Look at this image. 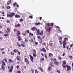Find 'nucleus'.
Wrapping results in <instances>:
<instances>
[{"instance_id":"nucleus-9","label":"nucleus","mask_w":73,"mask_h":73,"mask_svg":"<svg viewBox=\"0 0 73 73\" xmlns=\"http://www.w3.org/2000/svg\"><path fill=\"white\" fill-rule=\"evenodd\" d=\"M24 60L25 62L27 63V64H29V61H28V59L27 58H25L24 59Z\"/></svg>"},{"instance_id":"nucleus-54","label":"nucleus","mask_w":73,"mask_h":73,"mask_svg":"<svg viewBox=\"0 0 73 73\" xmlns=\"http://www.w3.org/2000/svg\"><path fill=\"white\" fill-rule=\"evenodd\" d=\"M51 27H52L53 26V23H51Z\"/></svg>"},{"instance_id":"nucleus-14","label":"nucleus","mask_w":73,"mask_h":73,"mask_svg":"<svg viewBox=\"0 0 73 73\" xmlns=\"http://www.w3.org/2000/svg\"><path fill=\"white\" fill-rule=\"evenodd\" d=\"M54 63L56 65H59V63H58V62L56 60V61H54Z\"/></svg>"},{"instance_id":"nucleus-46","label":"nucleus","mask_w":73,"mask_h":73,"mask_svg":"<svg viewBox=\"0 0 73 73\" xmlns=\"http://www.w3.org/2000/svg\"><path fill=\"white\" fill-rule=\"evenodd\" d=\"M47 25L48 26H51V25L50 24V23H47Z\"/></svg>"},{"instance_id":"nucleus-48","label":"nucleus","mask_w":73,"mask_h":73,"mask_svg":"<svg viewBox=\"0 0 73 73\" xmlns=\"http://www.w3.org/2000/svg\"><path fill=\"white\" fill-rule=\"evenodd\" d=\"M22 34L23 35H24V36H26V34L24 33H22Z\"/></svg>"},{"instance_id":"nucleus-50","label":"nucleus","mask_w":73,"mask_h":73,"mask_svg":"<svg viewBox=\"0 0 73 73\" xmlns=\"http://www.w3.org/2000/svg\"><path fill=\"white\" fill-rule=\"evenodd\" d=\"M17 73H21V72L20 71V70H19L17 72Z\"/></svg>"},{"instance_id":"nucleus-58","label":"nucleus","mask_w":73,"mask_h":73,"mask_svg":"<svg viewBox=\"0 0 73 73\" xmlns=\"http://www.w3.org/2000/svg\"><path fill=\"white\" fill-rule=\"evenodd\" d=\"M35 73H38V71L37 70L35 71Z\"/></svg>"},{"instance_id":"nucleus-21","label":"nucleus","mask_w":73,"mask_h":73,"mask_svg":"<svg viewBox=\"0 0 73 73\" xmlns=\"http://www.w3.org/2000/svg\"><path fill=\"white\" fill-rule=\"evenodd\" d=\"M25 33H29V34L30 32H29V30H26V31H25Z\"/></svg>"},{"instance_id":"nucleus-17","label":"nucleus","mask_w":73,"mask_h":73,"mask_svg":"<svg viewBox=\"0 0 73 73\" xmlns=\"http://www.w3.org/2000/svg\"><path fill=\"white\" fill-rule=\"evenodd\" d=\"M39 35H41V36H43V30H42L41 31L39 34Z\"/></svg>"},{"instance_id":"nucleus-11","label":"nucleus","mask_w":73,"mask_h":73,"mask_svg":"<svg viewBox=\"0 0 73 73\" xmlns=\"http://www.w3.org/2000/svg\"><path fill=\"white\" fill-rule=\"evenodd\" d=\"M63 48L65 49L66 48L65 45H66V43L65 42H64V43H63Z\"/></svg>"},{"instance_id":"nucleus-12","label":"nucleus","mask_w":73,"mask_h":73,"mask_svg":"<svg viewBox=\"0 0 73 73\" xmlns=\"http://www.w3.org/2000/svg\"><path fill=\"white\" fill-rule=\"evenodd\" d=\"M51 29H52V27H50L49 28L46 29V30L48 32H50V30H51Z\"/></svg>"},{"instance_id":"nucleus-60","label":"nucleus","mask_w":73,"mask_h":73,"mask_svg":"<svg viewBox=\"0 0 73 73\" xmlns=\"http://www.w3.org/2000/svg\"><path fill=\"white\" fill-rule=\"evenodd\" d=\"M23 44H25V42H24V41H21Z\"/></svg>"},{"instance_id":"nucleus-27","label":"nucleus","mask_w":73,"mask_h":73,"mask_svg":"<svg viewBox=\"0 0 73 73\" xmlns=\"http://www.w3.org/2000/svg\"><path fill=\"white\" fill-rule=\"evenodd\" d=\"M34 23L35 24V25H39V24H40V22H38V23L37 22H35Z\"/></svg>"},{"instance_id":"nucleus-41","label":"nucleus","mask_w":73,"mask_h":73,"mask_svg":"<svg viewBox=\"0 0 73 73\" xmlns=\"http://www.w3.org/2000/svg\"><path fill=\"white\" fill-rule=\"evenodd\" d=\"M24 41L26 42H28V40H27V38H25L24 40Z\"/></svg>"},{"instance_id":"nucleus-23","label":"nucleus","mask_w":73,"mask_h":73,"mask_svg":"<svg viewBox=\"0 0 73 73\" xmlns=\"http://www.w3.org/2000/svg\"><path fill=\"white\" fill-rule=\"evenodd\" d=\"M13 52H14V53H17V52H18V50H16V49H15L13 50Z\"/></svg>"},{"instance_id":"nucleus-32","label":"nucleus","mask_w":73,"mask_h":73,"mask_svg":"<svg viewBox=\"0 0 73 73\" xmlns=\"http://www.w3.org/2000/svg\"><path fill=\"white\" fill-rule=\"evenodd\" d=\"M9 62L10 63H12V62H13V61L11 59H9Z\"/></svg>"},{"instance_id":"nucleus-33","label":"nucleus","mask_w":73,"mask_h":73,"mask_svg":"<svg viewBox=\"0 0 73 73\" xmlns=\"http://www.w3.org/2000/svg\"><path fill=\"white\" fill-rule=\"evenodd\" d=\"M10 54H11V55L12 56L15 55V53H14V52H11L10 53Z\"/></svg>"},{"instance_id":"nucleus-62","label":"nucleus","mask_w":73,"mask_h":73,"mask_svg":"<svg viewBox=\"0 0 73 73\" xmlns=\"http://www.w3.org/2000/svg\"><path fill=\"white\" fill-rule=\"evenodd\" d=\"M7 23H10V21L9 20H8L6 21Z\"/></svg>"},{"instance_id":"nucleus-34","label":"nucleus","mask_w":73,"mask_h":73,"mask_svg":"<svg viewBox=\"0 0 73 73\" xmlns=\"http://www.w3.org/2000/svg\"><path fill=\"white\" fill-rule=\"evenodd\" d=\"M51 61H53L54 60V61H56V59H52L51 58Z\"/></svg>"},{"instance_id":"nucleus-5","label":"nucleus","mask_w":73,"mask_h":73,"mask_svg":"<svg viewBox=\"0 0 73 73\" xmlns=\"http://www.w3.org/2000/svg\"><path fill=\"white\" fill-rule=\"evenodd\" d=\"M63 64H62V66L63 68H64L66 66V65H66V61L65 60H64L63 61Z\"/></svg>"},{"instance_id":"nucleus-26","label":"nucleus","mask_w":73,"mask_h":73,"mask_svg":"<svg viewBox=\"0 0 73 73\" xmlns=\"http://www.w3.org/2000/svg\"><path fill=\"white\" fill-rule=\"evenodd\" d=\"M38 69H40V70L41 72H44L43 70V69H42V68L41 67H39L38 68Z\"/></svg>"},{"instance_id":"nucleus-20","label":"nucleus","mask_w":73,"mask_h":73,"mask_svg":"<svg viewBox=\"0 0 73 73\" xmlns=\"http://www.w3.org/2000/svg\"><path fill=\"white\" fill-rule=\"evenodd\" d=\"M40 51H43L44 52H46V50L45 49V48H43L42 50H40Z\"/></svg>"},{"instance_id":"nucleus-43","label":"nucleus","mask_w":73,"mask_h":73,"mask_svg":"<svg viewBox=\"0 0 73 73\" xmlns=\"http://www.w3.org/2000/svg\"><path fill=\"white\" fill-rule=\"evenodd\" d=\"M40 61H43L44 60V58H41L40 59Z\"/></svg>"},{"instance_id":"nucleus-22","label":"nucleus","mask_w":73,"mask_h":73,"mask_svg":"<svg viewBox=\"0 0 73 73\" xmlns=\"http://www.w3.org/2000/svg\"><path fill=\"white\" fill-rule=\"evenodd\" d=\"M21 37L20 36H19L18 37V41H21V39L20 38Z\"/></svg>"},{"instance_id":"nucleus-15","label":"nucleus","mask_w":73,"mask_h":73,"mask_svg":"<svg viewBox=\"0 0 73 73\" xmlns=\"http://www.w3.org/2000/svg\"><path fill=\"white\" fill-rule=\"evenodd\" d=\"M35 29L36 30H37V28L35 27H33L31 29V30L32 31H35Z\"/></svg>"},{"instance_id":"nucleus-36","label":"nucleus","mask_w":73,"mask_h":73,"mask_svg":"<svg viewBox=\"0 0 73 73\" xmlns=\"http://www.w3.org/2000/svg\"><path fill=\"white\" fill-rule=\"evenodd\" d=\"M35 44L36 46H37V45H38V42H35Z\"/></svg>"},{"instance_id":"nucleus-53","label":"nucleus","mask_w":73,"mask_h":73,"mask_svg":"<svg viewBox=\"0 0 73 73\" xmlns=\"http://www.w3.org/2000/svg\"><path fill=\"white\" fill-rule=\"evenodd\" d=\"M23 21V19L22 18H21L20 20V22H21V21Z\"/></svg>"},{"instance_id":"nucleus-1","label":"nucleus","mask_w":73,"mask_h":73,"mask_svg":"<svg viewBox=\"0 0 73 73\" xmlns=\"http://www.w3.org/2000/svg\"><path fill=\"white\" fill-rule=\"evenodd\" d=\"M14 15L15 13L14 12H11L9 14H7V17H9L10 18H13V16Z\"/></svg>"},{"instance_id":"nucleus-47","label":"nucleus","mask_w":73,"mask_h":73,"mask_svg":"<svg viewBox=\"0 0 73 73\" xmlns=\"http://www.w3.org/2000/svg\"><path fill=\"white\" fill-rule=\"evenodd\" d=\"M42 45L46 46V43H42Z\"/></svg>"},{"instance_id":"nucleus-16","label":"nucleus","mask_w":73,"mask_h":73,"mask_svg":"<svg viewBox=\"0 0 73 73\" xmlns=\"http://www.w3.org/2000/svg\"><path fill=\"white\" fill-rule=\"evenodd\" d=\"M49 65H51V66L52 67H54V65H53V62H50L49 64Z\"/></svg>"},{"instance_id":"nucleus-8","label":"nucleus","mask_w":73,"mask_h":73,"mask_svg":"<svg viewBox=\"0 0 73 73\" xmlns=\"http://www.w3.org/2000/svg\"><path fill=\"white\" fill-rule=\"evenodd\" d=\"M29 57L30 58V60L32 62H33V57L32 55H29Z\"/></svg>"},{"instance_id":"nucleus-42","label":"nucleus","mask_w":73,"mask_h":73,"mask_svg":"<svg viewBox=\"0 0 73 73\" xmlns=\"http://www.w3.org/2000/svg\"><path fill=\"white\" fill-rule=\"evenodd\" d=\"M17 4V3L16 2H15L13 4V5L14 7H15L16 6V5Z\"/></svg>"},{"instance_id":"nucleus-13","label":"nucleus","mask_w":73,"mask_h":73,"mask_svg":"<svg viewBox=\"0 0 73 73\" xmlns=\"http://www.w3.org/2000/svg\"><path fill=\"white\" fill-rule=\"evenodd\" d=\"M20 26H21V25L20 24V23H18L17 25H15V27L16 28H17V27L19 28V27H20Z\"/></svg>"},{"instance_id":"nucleus-39","label":"nucleus","mask_w":73,"mask_h":73,"mask_svg":"<svg viewBox=\"0 0 73 73\" xmlns=\"http://www.w3.org/2000/svg\"><path fill=\"white\" fill-rule=\"evenodd\" d=\"M49 46H52V45H53V44L50 42L49 43Z\"/></svg>"},{"instance_id":"nucleus-10","label":"nucleus","mask_w":73,"mask_h":73,"mask_svg":"<svg viewBox=\"0 0 73 73\" xmlns=\"http://www.w3.org/2000/svg\"><path fill=\"white\" fill-rule=\"evenodd\" d=\"M16 59L17 60L19 61H21V60H20V59H21V57H20L19 56L16 57Z\"/></svg>"},{"instance_id":"nucleus-49","label":"nucleus","mask_w":73,"mask_h":73,"mask_svg":"<svg viewBox=\"0 0 73 73\" xmlns=\"http://www.w3.org/2000/svg\"><path fill=\"white\" fill-rule=\"evenodd\" d=\"M21 46H22V47H25V45L23 44H21Z\"/></svg>"},{"instance_id":"nucleus-37","label":"nucleus","mask_w":73,"mask_h":73,"mask_svg":"<svg viewBox=\"0 0 73 73\" xmlns=\"http://www.w3.org/2000/svg\"><path fill=\"white\" fill-rule=\"evenodd\" d=\"M29 35H30L32 37L33 36V33H30L29 34Z\"/></svg>"},{"instance_id":"nucleus-63","label":"nucleus","mask_w":73,"mask_h":73,"mask_svg":"<svg viewBox=\"0 0 73 73\" xmlns=\"http://www.w3.org/2000/svg\"><path fill=\"white\" fill-rule=\"evenodd\" d=\"M7 9H9V8H10V7H9V6H7Z\"/></svg>"},{"instance_id":"nucleus-45","label":"nucleus","mask_w":73,"mask_h":73,"mask_svg":"<svg viewBox=\"0 0 73 73\" xmlns=\"http://www.w3.org/2000/svg\"><path fill=\"white\" fill-rule=\"evenodd\" d=\"M16 68L17 69H19V68H20V66H19V65H17L16 66Z\"/></svg>"},{"instance_id":"nucleus-55","label":"nucleus","mask_w":73,"mask_h":73,"mask_svg":"<svg viewBox=\"0 0 73 73\" xmlns=\"http://www.w3.org/2000/svg\"><path fill=\"white\" fill-rule=\"evenodd\" d=\"M4 50V48H3L2 49H1L0 50L1 51H3V50Z\"/></svg>"},{"instance_id":"nucleus-61","label":"nucleus","mask_w":73,"mask_h":73,"mask_svg":"<svg viewBox=\"0 0 73 73\" xmlns=\"http://www.w3.org/2000/svg\"><path fill=\"white\" fill-rule=\"evenodd\" d=\"M18 53L19 55H20V51L18 52Z\"/></svg>"},{"instance_id":"nucleus-38","label":"nucleus","mask_w":73,"mask_h":73,"mask_svg":"<svg viewBox=\"0 0 73 73\" xmlns=\"http://www.w3.org/2000/svg\"><path fill=\"white\" fill-rule=\"evenodd\" d=\"M45 48L46 49V50H49V48H48V46H46Z\"/></svg>"},{"instance_id":"nucleus-28","label":"nucleus","mask_w":73,"mask_h":73,"mask_svg":"<svg viewBox=\"0 0 73 73\" xmlns=\"http://www.w3.org/2000/svg\"><path fill=\"white\" fill-rule=\"evenodd\" d=\"M36 31H37V33H38V34H37V35H38L40 33V30L39 29L37 30H37H36Z\"/></svg>"},{"instance_id":"nucleus-51","label":"nucleus","mask_w":73,"mask_h":73,"mask_svg":"<svg viewBox=\"0 0 73 73\" xmlns=\"http://www.w3.org/2000/svg\"><path fill=\"white\" fill-rule=\"evenodd\" d=\"M29 18L30 19H32L33 18V17L32 16H29Z\"/></svg>"},{"instance_id":"nucleus-7","label":"nucleus","mask_w":73,"mask_h":73,"mask_svg":"<svg viewBox=\"0 0 73 73\" xmlns=\"http://www.w3.org/2000/svg\"><path fill=\"white\" fill-rule=\"evenodd\" d=\"M16 35L17 36H19L20 35V31L19 30H17L16 31Z\"/></svg>"},{"instance_id":"nucleus-59","label":"nucleus","mask_w":73,"mask_h":73,"mask_svg":"<svg viewBox=\"0 0 73 73\" xmlns=\"http://www.w3.org/2000/svg\"><path fill=\"white\" fill-rule=\"evenodd\" d=\"M31 71L32 73H34V70H31Z\"/></svg>"},{"instance_id":"nucleus-35","label":"nucleus","mask_w":73,"mask_h":73,"mask_svg":"<svg viewBox=\"0 0 73 73\" xmlns=\"http://www.w3.org/2000/svg\"><path fill=\"white\" fill-rule=\"evenodd\" d=\"M29 41H30L31 43L33 42V40L32 38L31 39L30 41L29 40Z\"/></svg>"},{"instance_id":"nucleus-6","label":"nucleus","mask_w":73,"mask_h":73,"mask_svg":"<svg viewBox=\"0 0 73 73\" xmlns=\"http://www.w3.org/2000/svg\"><path fill=\"white\" fill-rule=\"evenodd\" d=\"M33 51L34 52V53L33 54V56L34 57H37V55H36V54L37 53V52H36V50H35V49L33 50Z\"/></svg>"},{"instance_id":"nucleus-64","label":"nucleus","mask_w":73,"mask_h":73,"mask_svg":"<svg viewBox=\"0 0 73 73\" xmlns=\"http://www.w3.org/2000/svg\"><path fill=\"white\" fill-rule=\"evenodd\" d=\"M4 53H5V52L4 51H3L2 52V54H4Z\"/></svg>"},{"instance_id":"nucleus-18","label":"nucleus","mask_w":73,"mask_h":73,"mask_svg":"<svg viewBox=\"0 0 73 73\" xmlns=\"http://www.w3.org/2000/svg\"><path fill=\"white\" fill-rule=\"evenodd\" d=\"M15 18H20V16H19L17 14H16V15H15Z\"/></svg>"},{"instance_id":"nucleus-44","label":"nucleus","mask_w":73,"mask_h":73,"mask_svg":"<svg viewBox=\"0 0 73 73\" xmlns=\"http://www.w3.org/2000/svg\"><path fill=\"white\" fill-rule=\"evenodd\" d=\"M58 59H59V60H61V59H62V57H60V56H59L58 58Z\"/></svg>"},{"instance_id":"nucleus-57","label":"nucleus","mask_w":73,"mask_h":73,"mask_svg":"<svg viewBox=\"0 0 73 73\" xmlns=\"http://www.w3.org/2000/svg\"><path fill=\"white\" fill-rule=\"evenodd\" d=\"M56 72L58 73H61V72H60V71L58 70H57Z\"/></svg>"},{"instance_id":"nucleus-3","label":"nucleus","mask_w":73,"mask_h":73,"mask_svg":"<svg viewBox=\"0 0 73 73\" xmlns=\"http://www.w3.org/2000/svg\"><path fill=\"white\" fill-rule=\"evenodd\" d=\"M8 69H9V72H12V70H13V66L11 65L10 66H7Z\"/></svg>"},{"instance_id":"nucleus-56","label":"nucleus","mask_w":73,"mask_h":73,"mask_svg":"<svg viewBox=\"0 0 73 73\" xmlns=\"http://www.w3.org/2000/svg\"><path fill=\"white\" fill-rule=\"evenodd\" d=\"M59 43L60 44V45H62V43H61V40H60L59 41Z\"/></svg>"},{"instance_id":"nucleus-40","label":"nucleus","mask_w":73,"mask_h":73,"mask_svg":"<svg viewBox=\"0 0 73 73\" xmlns=\"http://www.w3.org/2000/svg\"><path fill=\"white\" fill-rule=\"evenodd\" d=\"M9 34H5L3 36H9Z\"/></svg>"},{"instance_id":"nucleus-2","label":"nucleus","mask_w":73,"mask_h":73,"mask_svg":"<svg viewBox=\"0 0 73 73\" xmlns=\"http://www.w3.org/2000/svg\"><path fill=\"white\" fill-rule=\"evenodd\" d=\"M2 64L1 65V69L3 70V71H5V62L3 61H2Z\"/></svg>"},{"instance_id":"nucleus-19","label":"nucleus","mask_w":73,"mask_h":73,"mask_svg":"<svg viewBox=\"0 0 73 73\" xmlns=\"http://www.w3.org/2000/svg\"><path fill=\"white\" fill-rule=\"evenodd\" d=\"M7 30H6V32L7 33H8V32L9 33V32H10V29H9V28H7Z\"/></svg>"},{"instance_id":"nucleus-30","label":"nucleus","mask_w":73,"mask_h":73,"mask_svg":"<svg viewBox=\"0 0 73 73\" xmlns=\"http://www.w3.org/2000/svg\"><path fill=\"white\" fill-rule=\"evenodd\" d=\"M17 45H18L19 47L20 48L21 47V46H20V44H19V43L18 42H17Z\"/></svg>"},{"instance_id":"nucleus-24","label":"nucleus","mask_w":73,"mask_h":73,"mask_svg":"<svg viewBox=\"0 0 73 73\" xmlns=\"http://www.w3.org/2000/svg\"><path fill=\"white\" fill-rule=\"evenodd\" d=\"M11 3V0H9V1H7V5H9Z\"/></svg>"},{"instance_id":"nucleus-52","label":"nucleus","mask_w":73,"mask_h":73,"mask_svg":"<svg viewBox=\"0 0 73 73\" xmlns=\"http://www.w3.org/2000/svg\"><path fill=\"white\" fill-rule=\"evenodd\" d=\"M44 57H45V58H48V57L47 56V55H46V54H44Z\"/></svg>"},{"instance_id":"nucleus-4","label":"nucleus","mask_w":73,"mask_h":73,"mask_svg":"<svg viewBox=\"0 0 73 73\" xmlns=\"http://www.w3.org/2000/svg\"><path fill=\"white\" fill-rule=\"evenodd\" d=\"M67 68V71H69V70H71V67L70 66H68V65H66V66L64 67L63 68Z\"/></svg>"},{"instance_id":"nucleus-31","label":"nucleus","mask_w":73,"mask_h":73,"mask_svg":"<svg viewBox=\"0 0 73 73\" xmlns=\"http://www.w3.org/2000/svg\"><path fill=\"white\" fill-rule=\"evenodd\" d=\"M48 55L50 57H51V56H53V54H52V53H49Z\"/></svg>"},{"instance_id":"nucleus-29","label":"nucleus","mask_w":73,"mask_h":73,"mask_svg":"<svg viewBox=\"0 0 73 73\" xmlns=\"http://www.w3.org/2000/svg\"><path fill=\"white\" fill-rule=\"evenodd\" d=\"M66 40H67V38H64V41H63V43H64V42H66Z\"/></svg>"},{"instance_id":"nucleus-25","label":"nucleus","mask_w":73,"mask_h":73,"mask_svg":"<svg viewBox=\"0 0 73 73\" xmlns=\"http://www.w3.org/2000/svg\"><path fill=\"white\" fill-rule=\"evenodd\" d=\"M52 69V67L51 66H49L48 68V70L49 71H50V70Z\"/></svg>"}]
</instances>
